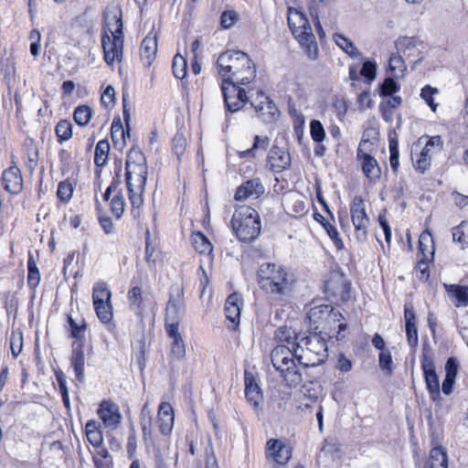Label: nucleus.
Masks as SVG:
<instances>
[{
	"label": "nucleus",
	"mask_w": 468,
	"mask_h": 468,
	"mask_svg": "<svg viewBox=\"0 0 468 468\" xmlns=\"http://www.w3.org/2000/svg\"><path fill=\"white\" fill-rule=\"evenodd\" d=\"M327 357L326 342L317 334L303 336L294 351L289 346L278 345L271 355L273 367L289 387H297L302 382L300 366L316 367L325 362Z\"/></svg>",
	"instance_id": "f257e3e1"
},
{
	"label": "nucleus",
	"mask_w": 468,
	"mask_h": 468,
	"mask_svg": "<svg viewBox=\"0 0 468 468\" xmlns=\"http://www.w3.org/2000/svg\"><path fill=\"white\" fill-rule=\"evenodd\" d=\"M125 165V180L133 207L131 213L134 218H138L144 204L143 193L148 174L146 158L138 148H132L127 154Z\"/></svg>",
	"instance_id": "f03ea898"
},
{
	"label": "nucleus",
	"mask_w": 468,
	"mask_h": 468,
	"mask_svg": "<svg viewBox=\"0 0 468 468\" xmlns=\"http://www.w3.org/2000/svg\"><path fill=\"white\" fill-rule=\"evenodd\" d=\"M216 65L222 82L246 85L256 78L255 64L248 54L240 50L222 52L218 56Z\"/></svg>",
	"instance_id": "7ed1b4c3"
},
{
	"label": "nucleus",
	"mask_w": 468,
	"mask_h": 468,
	"mask_svg": "<svg viewBox=\"0 0 468 468\" xmlns=\"http://www.w3.org/2000/svg\"><path fill=\"white\" fill-rule=\"evenodd\" d=\"M260 288L267 293L284 295L292 291L293 280L280 264L262 263L257 272Z\"/></svg>",
	"instance_id": "20e7f679"
},
{
	"label": "nucleus",
	"mask_w": 468,
	"mask_h": 468,
	"mask_svg": "<svg viewBox=\"0 0 468 468\" xmlns=\"http://www.w3.org/2000/svg\"><path fill=\"white\" fill-rule=\"evenodd\" d=\"M287 21L292 35L304 48L306 56L310 59H316L319 52L318 46L306 16L296 8L289 7Z\"/></svg>",
	"instance_id": "39448f33"
},
{
	"label": "nucleus",
	"mask_w": 468,
	"mask_h": 468,
	"mask_svg": "<svg viewBox=\"0 0 468 468\" xmlns=\"http://www.w3.org/2000/svg\"><path fill=\"white\" fill-rule=\"evenodd\" d=\"M232 229L242 242L253 241L261 232L258 212L247 206L237 207L231 218Z\"/></svg>",
	"instance_id": "423d86ee"
},
{
	"label": "nucleus",
	"mask_w": 468,
	"mask_h": 468,
	"mask_svg": "<svg viewBox=\"0 0 468 468\" xmlns=\"http://www.w3.org/2000/svg\"><path fill=\"white\" fill-rule=\"evenodd\" d=\"M441 149V136L430 137L419 153H412V163L416 171L425 173L431 166L432 156Z\"/></svg>",
	"instance_id": "0eeeda50"
},
{
	"label": "nucleus",
	"mask_w": 468,
	"mask_h": 468,
	"mask_svg": "<svg viewBox=\"0 0 468 468\" xmlns=\"http://www.w3.org/2000/svg\"><path fill=\"white\" fill-rule=\"evenodd\" d=\"M235 82H222L221 91L228 112H236L242 109L248 101L247 92Z\"/></svg>",
	"instance_id": "6e6552de"
},
{
	"label": "nucleus",
	"mask_w": 468,
	"mask_h": 468,
	"mask_svg": "<svg viewBox=\"0 0 468 468\" xmlns=\"http://www.w3.org/2000/svg\"><path fill=\"white\" fill-rule=\"evenodd\" d=\"M350 213L357 240L365 241L367 236L369 218L366 213L364 200L360 197H356L353 199Z\"/></svg>",
	"instance_id": "1a4fd4ad"
},
{
	"label": "nucleus",
	"mask_w": 468,
	"mask_h": 468,
	"mask_svg": "<svg viewBox=\"0 0 468 468\" xmlns=\"http://www.w3.org/2000/svg\"><path fill=\"white\" fill-rule=\"evenodd\" d=\"M250 104L257 117L265 123L274 122L279 115V111L273 101L263 92H259L257 98Z\"/></svg>",
	"instance_id": "9d476101"
},
{
	"label": "nucleus",
	"mask_w": 468,
	"mask_h": 468,
	"mask_svg": "<svg viewBox=\"0 0 468 468\" xmlns=\"http://www.w3.org/2000/svg\"><path fill=\"white\" fill-rule=\"evenodd\" d=\"M421 368L423 370L426 386L431 399L435 400L440 397V384L435 372L432 357L429 353L425 352L422 355Z\"/></svg>",
	"instance_id": "9b49d317"
},
{
	"label": "nucleus",
	"mask_w": 468,
	"mask_h": 468,
	"mask_svg": "<svg viewBox=\"0 0 468 468\" xmlns=\"http://www.w3.org/2000/svg\"><path fill=\"white\" fill-rule=\"evenodd\" d=\"M101 45L104 52V60L112 65L115 60L121 61L123 52V37L103 35Z\"/></svg>",
	"instance_id": "f8f14e48"
},
{
	"label": "nucleus",
	"mask_w": 468,
	"mask_h": 468,
	"mask_svg": "<svg viewBox=\"0 0 468 468\" xmlns=\"http://www.w3.org/2000/svg\"><path fill=\"white\" fill-rule=\"evenodd\" d=\"M291 156L284 147L273 145L268 154V165L274 173H281L291 165Z\"/></svg>",
	"instance_id": "ddd939ff"
},
{
	"label": "nucleus",
	"mask_w": 468,
	"mask_h": 468,
	"mask_svg": "<svg viewBox=\"0 0 468 468\" xmlns=\"http://www.w3.org/2000/svg\"><path fill=\"white\" fill-rule=\"evenodd\" d=\"M156 422L158 430L164 436L171 434L175 423L174 409L169 402H161L158 410Z\"/></svg>",
	"instance_id": "4468645a"
},
{
	"label": "nucleus",
	"mask_w": 468,
	"mask_h": 468,
	"mask_svg": "<svg viewBox=\"0 0 468 468\" xmlns=\"http://www.w3.org/2000/svg\"><path fill=\"white\" fill-rule=\"evenodd\" d=\"M267 455L280 466L285 465L292 458L291 447L280 440L271 439L267 441Z\"/></svg>",
	"instance_id": "2eb2a0df"
},
{
	"label": "nucleus",
	"mask_w": 468,
	"mask_h": 468,
	"mask_svg": "<svg viewBox=\"0 0 468 468\" xmlns=\"http://www.w3.org/2000/svg\"><path fill=\"white\" fill-rule=\"evenodd\" d=\"M310 323L314 324L315 329H318L323 322L327 321H339L343 318L342 314L338 312H335L334 308L330 305H320L314 307L308 314Z\"/></svg>",
	"instance_id": "dca6fc26"
},
{
	"label": "nucleus",
	"mask_w": 468,
	"mask_h": 468,
	"mask_svg": "<svg viewBox=\"0 0 468 468\" xmlns=\"http://www.w3.org/2000/svg\"><path fill=\"white\" fill-rule=\"evenodd\" d=\"M265 191V188L260 178H252L241 184L235 193V199L243 201L248 198H258Z\"/></svg>",
	"instance_id": "f3484780"
},
{
	"label": "nucleus",
	"mask_w": 468,
	"mask_h": 468,
	"mask_svg": "<svg viewBox=\"0 0 468 468\" xmlns=\"http://www.w3.org/2000/svg\"><path fill=\"white\" fill-rule=\"evenodd\" d=\"M98 414L104 425L112 429H115L122 419L118 405L112 401H102L100 405Z\"/></svg>",
	"instance_id": "a211bd4d"
},
{
	"label": "nucleus",
	"mask_w": 468,
	"mask_h": 468,
	"mask_svg": "<svg viewBox=\"0 0 468 468\" xmlns=\"http://www.w3.org/2000/svg\"><path fill=\"white\" fill-rule=\"evenodd\" d=\"M166 333L171 342V356L173 359L181 360L186 356V346L176 324H167Z\"/></svg>",
	"instance_id": "6ab92c4d"
},
{
	"label": "nucleus",
	"mask_w": 468,
	"mask_h": 468,
	"mask_svg": "<svg viewBox=\"0 0 468 468\" xmlns=\"http://www.w3.org/2000/svg\"><path fill=\"white\" fill-rule=\"evenodd\" d=\"M3 186L10 194H18L23 189V178L17 166H10L2 175Z\"/></svg>",
	"instance_id": "aec40b11"
},
{
	"label": "nucleus",
	"mask_w": 468,
	"mask_h": 468,
	"mask_svg": "<svg viewBox=\"0 0 468 468\" xmlns=\"http://www.w3.org/2000/svg\"><path fill=\"white\" fill-rule=\"evenodd\" d=\"M404 317L408 344L410 347L415 348L419 343V336L418 329L416 326L415 312L411 304H405Z\"/></svg>",
	"instance_id": "412c9836"
},
{
	"label": "nucleus",
	"mask_w": 468,
	"mask_h": 468,
	"mask_svg": "<svg viewBox=\"0 0 468 468\" xmlns=\"http://www.w3.org/2000/svg\"><path fill=\"white\" fill-rule=\"evenodd\" d=\"M122 9L115 5L109 7L105 13V23L109 32L113 36L123 37L122 33Z\"/></svg>",
	"instance_id": "4be33fe9"
},
{
	"label": "nucleus",
	"mask_w": 468,
	"mask_h": 468,
	"mask_svg": "<svg viewBox=\"0 0 468 468\" xmlns=\"http://www.w3.org/2000/svg\"><path fill=\"white\" fill-rule=\"evenodd\" d=\"M241 296L237 293H231L226 300L225 315L234 327L239 323Z\"/></svg>",
	"instance_id": "5701e85b"
},
{
	"label": "nucleus",
	"mask_w": 468,
	"mask_h": 468,
	"mask_svg": "<svg viewBox=\"0 0 468 468\" xmlns=\"http://www.w3.org/2000/svg\"><path fill=\"white\" fill-rule=\"evenodd\" d=\"M245 396L254 408H258L262 401V394L252 375L245 373Z\"/></svg>",
	"instance_id": "b1692460"
},
{
	"label": "nucleus",
	"mask_w": 468,
	"mask_h": 468,
	"mask_svg": "<svg viewBox=\"0 0 468 468\" xmlns=\"http://www.w3.org/2000/svg\"><path fill=\"white\" fill-rule=\"evenodd\" d=\"M72 356L70 359V365L73 367L76 378L79 381H83L84 379V364H85V355L83 351L82 344L80 343H73L72 344Z\"/></svg>",
	"instance_id": "393cba45"
},
{
	"label": "nucleus",
	"mask_w": 468,
	"mask_h": 468,
	"mask_svg": "<svg viewBox=\"0 0 468 468\" xmlns=\"http://www.w3.org/2000/svg\"><path fill=\"white\" fill-rule=\"evenodd\" d=\"M302 337L300 334L287 326L279 327L275 332V339L279 345L289 346L292 351H294Z\"/></svg>",
	"instance_id": "a878e982"
},
{
	"label": "nucleus",
	"mask_w": 468,
	"mask_h": 468,
	"mask_svg": "<svg viewBox=\"0 0 468 468\" xmlns=\"http://www.w3.org/2000/svg\"><path fill=\"white\" fill-rule=\"evenodd\" d=\"M24 162L29 170L33 172L38 165V147L37 143L32 139H27L23 144Z\"/></svg>",
	"instance_id": "bb28decb"
},
{
	"label": "nucleus",
	"mask_w": 468,
	"mask_h": 468,
	"mask_svg": "<svg viewBox=\"0 0 468 468\" xmlns=\"http://www.w3.org/2000/svg\"><path fill=\"white\" fill-rule=\"evenodd\" d=\"M182 312H183L182 293H178L176 297L170 296L169 301L166 305L165 325L167 324H178V321H179Z\"/></svg>",
	"instance_id": "cd10ccee"
},
{
	"label": "nucleus",
	"mask_w": 468,
	"mask_h": 468,
	"mask_svg": "<svg viewBox=\"0 0 468 468\" xmlns=\"http://www.w3.org/2000/svg\"><path fill=\"white\" fill-rule=\"evenodd\" d=\"M451 301L456 306L468 305V288L458 284H444Z\"/></svg>",
	"instance_id": "c85d7f7f"
},
{
	"label": "nucleus",
	"mask_w": 468,
	"mask_h": 468,
	"mask_svg": "<svg viewBox=\"0 0 468 468\" xmlns=\"http://www.w3.org/2000/svg\"><path fill=\"white\" fill-rule=\"evenodd\" d=\"M361 162L362 171L370 181H378L381 176V170L378 161L372 155L357 158Z\"/></svg>",
	"instance_id": "c756f323"
},
{
	"label": "nucleus",
	"mask_w": 468,
	"mask_h": 468,
	"mask_svg": "<svg viewBox=\"0 0 468 468\" xmlns=\"http://www.w3.org/2000/svg\"><path fill=\"white\" fill-rule=\"evenodd\" d=\"M157 40L155 37H145L141 44V58L144 64L150 66L155 58Z\"/></svg>",
	"instance_id": "7c9ffc66"
},
{
	"label": "nucleus",
	"mask_w": 468,
	"mask_h": 468,
	"mask_svg": "<svg viewBox=\"0 0 468 468\" xmlns=\"http://www.w3.org/2000/svg\"><path fill=\"white\" fill-rule=\"evenodd\" d=\"M335 44L344 50L351 58L362 59V53L357 49L355 44L346 37L340 34L334 36Z\"/></svg>",
	"instance_id": "2f4dec72"
},
{
	"label": "nucleus",
	"mask_w": 468,
	"mask_h": 468,
	"mask_svg": "<svg viewBox=\"0 0 468 468\" xmlns=\"http://www.w3.org/2000/svg\"><path fill=\"white\" fill-rule=\"evenodd\" d=\"M192 243L195 250L200 254H207L208 261L213 251V246L208 239L201 232H195L192 235Z\"/></svg>",
	"instance_id": "473e14b6"
},
{
	"label": "nucleus",
	"mask_w": 468,
	"mask_h": 468,
	"mask_svg": "<svg viewBox=\"0 0 468 468\" xmlns=\"http://www.w3.org/2000/svg\"><path fill=\"white\" fill-rule=\"evenodd\" d=\"M99 427L100 425L95 420L88 421L85 426L87 440L94 447H100L103 441Z\"/></svg>",
	"instance_id": "72a5a7b5"
},
{
	"label": "nucleus",
	"mask_w": 468,
	"mask_h": 468,
	"mask_svg": "<svg viewBox=\"0 0 468 468\" xmlns=\"http://www.w3.org/2000/svg\"><path fill=\"white\" fill-rule=\"evenodd\" d=\"M447 456L443 450L439 447L431 449L429 462L425 468H447Z\"/></svg>",
	"instance_id": "f704fd0d"
},
{
	"label": "nucleus",
	"mask_w": 468,
	"mask_h": 468,
	"mask_svg": "<svg viewBox=\"0 0 468 468\" xmlns=\"http://www.w3.org/2000/svg\"><path fill=\"white\" fill-rule=\"evenodd\" d=\"M269 145V139L267 137H261L260 135H256L254 137L253 144L250 148L239 151L238 154L241 158H251L256 156L257 150H266Z\"/></svg>",
	"instance_id": "c9c22d12"
},
{
	"label": "nucleus",
	"mask_w": 468,
	"mask_h": 468,
	"mask_svg": "<svg viewBox=\"0 0 468 468\" xmlns=\"http://www.w3.org/2000/svg\"><path fill=\"white\" fill-rule=\"evenodd\" d=\"M99 320L107 324L112 319V305L111 301L92 303Z\"/></svg>",
	"instance_id": "e433bc0d"
},
{
	"label": "nucleus",
	"mask_w": 468,
	"mask_h": 468,
	"mask_svg": "<svg viewBox=\"0 0 468 468\" xmlns=\"http://www.w3.org/2000/svg\"><path fill=\"white\" fill-rule=\"evenodd\" d=\"M112 298V292L105 282H96L92 289V303L109 302Z\"/></svg>",
	"instance_id": "4c0bfd02"
},
{
	"label": "nucleus",
	"mask_w": 468,
	"mask_h": 468,
	"mask_svg": "<svg viewBox=\"0 0 468 468\" xmlns=\"http://www.w3.org/2000/svg\"><path fill=\"white\" fill-rule=\"evenodd\" d=\"M110 151L109 142L101 140L95 147L94 163L97 166H103L108 160V154Z\"/></svg>",
	"instance_id": "58836bf2"
},
{
	"label": "nucleus",
	"mask_w": 468,
	"mask_h": 468,
	"mask_svg": "<svg viewBox=\"0 0 468 468\" xmlns=\"http://www.w3.org/2000/svg\"><path fill=\"white\" fill-rule=\"evenodd\" d=\"M420 41L415 37H399L396 42L395 47L399 53L406 54L408 51L415 48Z\"/></svg>",
	"instance_id": "ea45409f"
},
{
	"label": "nucleus",
	"mask_w": 468,
	"mask_h": 468,
	"mask_svg": "<svg viewBox=\"0 0 468 468\" xmlns=\"http://www.w3.org/2000/svg\"><path fill=\"white\" fill-rule=\"evenodd\" d=\"M388 69L394 78L403 77L406 66L402 57L399 55H392L388 61Z\"/></svg>",
	"instance_id": "a19ab883"
},
{
	"label": "nucleus",
	"mask_w": 468,
	"mask_h": 468,
	"mask_svg": "<svg viewBox=\"0 0 468 468\" xmlns=\"http://www.w3.org/2000/svg\"><path fill=\"white\" fill-rule=\"evenodd\" d=\"M73 118L80 126L88 124L91 118L90 108L87 105L78 106L74 111Z\"/></svg>",
	"instance_id": "79ce46f5"
},
{
	"label": "nucleus",
	"mask_w": 468,
	"mask_h": 468,
	"mask_svg": "<svg viewBox=\"0 0 468 468\" xmlns=\"http://www.w3.org/2000/svg\"><path fill=\"white\" fill-rule=\"evenodd\" d=\"M59 142L68 141L72 137V125L67 120L59 121L55 128Z\"/></svg>",
	"instance_id": "37998d69"
},
{
	"label": "nucleus",
	"mask_w": 468,
	"mask_h": 468,
	"mask_svg": "<svg viewBox=\"0 0 468 468\" xmlns=\"http://www.w3.org/2000/svg\"><path fill=\"white\" fill-rule=\"evenodd\" d=\"M128 300L131 310L134 311L135 313L139 312L143 303L141 287H133L128 292Z\"/></svg>",
	"instance_id": "c03bdc74"
},
{
	"label": "nucleus",
	"mask_w": 468,
	"mask_h": 468,
	"mask_svg": "<svg viewBox=\"0 0 468 468\" xmlns=\"http://www.w3.org/2000/svg\"><path fill=\"white\" fill-rule=\"evenodd\" d=\"M388 149H389V153H390L389 165H390L392 171L396 173L399 166V143L396 138L389 139Z\"/></svg>",
	"instance_id": "a18cd8bd"
},
{
	"label": "nucleus",
	"mask_w": 468,
	"mask_h": 468,
	"mask_svg": "<svg viewBox=\"0 0 468 468\" xmlns=\"http://www.w3.org/2000/svg\"><path fill=\"white\" fill-rule=\"evenodd\" d=\"M125 200L121 192L117 193L111 200V211L116 219H120L123 214Z\"/></svg>",
	"instance_id": "49530a36"
},
{
	"label": "nucleus",
	"mask_w": 468,
	"mask_h": 468,
	"mask_svg": "<svg viewBox=\"0 0 468 468\" xmlns=\"http://www.w3.org/2000/svg\"><path fill=\"white\" fill-rule=\"evenodd\" d=\"M68 323L70 327V335L76 339L84 338L86 332V323L84 320H80L77 323L71 316H68Z\"/></svg>",
	"instance_id": "de8ad7c7"
},
{
	"label": "nucleus",
	"mask_w": 468,
	"mask_h": 468,
	"mask_svg": "<svg viewBox=\"0 0 468 468\" xmlns=\"http://www.w3.org/2000/svg\"><path fill=\"white\" fill-rule=\"evenodd\" d=\"M140 426L144 442L153 443V417H140Z\"/></svg>",
	"instance_id": "09e8293b"
},
{
	"label": "nucleus",
	"mask_w": 468,
	"mask_h": 468,
	"mask_svg": "<svg viewBox=\"0 0 468 468\" xmlns=\"http://www.w3.org/2000/svg\"><path fill=\"white\" fill-rule=\"evenodd\" d=\"M173 73L178 80H183L186 75V61L185 58L179 54L174 57Z\"/></svg>",
	"instance_id": "8fccbe9b"
},
{
	"label": "nucleus",
	"mask_w": 468,
	"mask_h": 468,
	"mask_svg": "<svg viewBox=\"0 0 468 468\" xmlns=\"http://www.w3.org/2000/svg\"><path fill=\"white\" fill-rule=\"evenodd\" d=\"M465 222L463 221L459 226L452 229V239L460 244L462 249L468 247V233L464 232Z\"/></svg>",
	"instance_id": "3c124183"
},
{
	"label": "nucleus",
	"mask_w": 468,
	"mask_h": 468,
	"mask_svg": "<svg viewBox=\"0 0 468 468\" xmlns=\"http://www.w3.org/2000/svg\"><path fill=\"white\" fill-rule=\"evenodd\" d=\"M310 134L315 143H322L325 138V131L322 122L318 120H313L310 122Z\"/></svg>",
	"instance_id": "603ef678"
},
{
	"label": "nucleus",
	"mask_w": 468,
	"mask_h": 468,
	"mask_svg": "<svg viewBox=\"0 0 468 468\" xmlns=\"http://www.w3.org/2000/svg\"><path fill=\"white\" fill-rule=\"evenodd\" d=\"M73 193V185L69 181H64L59 183L57 196L60 201L64 203H68L72 197Z\"/></svg>",
	"instance_id": "864d4df0"
},
{
	"label": "nucleus",
	"mask_w": 468,
	"mask_h": 468,
	"mask_svg": "<svg viewBox=\"0 0 468 468\" xmlns=\"http://www.w3.org/2000/svg\"><path fill=\"white\" fill-rule=\"evenodd\" d=\"M379 367L387 374L390 375L393 371L392 356L389 350H383L380 352L378 356Z\"/></svg>",
	"instance_id": "5fc2aeb1"
},
{
	"label": "nucleus",
	"mask_w": 468,
	"mask_h": 468,
	"mask_svg": "<svg viewBox=\"0 0 468 468\" xmlns=\"http://www.w3.org/2000/svg\"><path fill=\"white\" fill-rule=\"evenodd\" d=\"M399 90V85L394 80L393 78H387L380 87L381 96H391Z\"/></svg>",
	"instance_id": "6e6d98bb"
},
{
	"label": "nucleus",
	"mask_w": 468,
	"mask_h": 468,
	"mask_svg": "<svg viewBox=\"0 0 468 468\" xmlns=\"http://www.w3.org/2000/svg\"><path fill=\"white\" fill-rule=\"evenodd\" d=\"M436 93H438L437 89H434L429 85L422 88L420 92V97L426 101V103L433 112H435L437 108V104L434 103L433 101V95Z\"/></svg>",
	"instance_id": "4d7b16f0"
},
{
	"label": "nucleus",
	"mask_w": 468,
	"mask_h": 468,
	"mask_svg": "<svg viewBox=\"0 0 468 468\" xmlns=\"http://www.w3.org/2000/svg\"><path fill=\"white\" fill-rule=\"evenodd\" d=\"M238 20V14L233 10L224 11L220 16V25L223 28H230Z\"/></svg>",
	"instance_id": "13d9d810"
},
{
	"label": "nucleus",
	"mask_w": 468,
	"mask_h": 468,
	"mask_svg": "<svg viewBox=\"0 0 468 468\" xmlns=\"http://www.w3.org/2000/svg\"><path fill=\"white\" fill-rule=\"evenodd\" d=\"M186 145V140L183 134L176 133L172 142V149L178 158L184 154Z\"/></svg>",
	"instance_id": "bf43d9fd"
},
{
	"label": "nucleus",
	"mask_w": 468,
	"mask_h": 468,
	"mask_svg": "<svg viewBox=\"0 0 468 468\" xmlns=\"http://www.w3.org/2000/svg\"><path fill=\"white\" fill-rule=\"evenodd\" d=\"M360 74L369 81L374 80L377 75V64L370 60L365 61L360 70Z\"/></svg>",
	"instance_id": "052dcab7"
},
{
	"label": "nucleus",
	"mask_w": 468,
	"mask_h": 468,
	"mask_svg": "<svg viewBox=\"0 0 468 468\" xmlns=\"http://www.w3.org/2000/svg\"><path fill=\"white\" fill-rule=\"evenodd\" d=\"M332 107L336 117L339 120H343L348 109V105L346 100L343 98H335L334 100Z\"/></svg>",
	"instance_id": "680f3d73"
},
{
	"label": "nucleus",
	"mask_w": 468,
	"mask_h": 468,
	"mask_svg": "<svg viewBox=\"0 0 468 468\" xmlns=\"http://www.w3.org/2000/svg\"><path fill=\"white\" fill-rule=\"evenodd\" d=\"M115 90L112 86H108L101 94V102L105 108L114 105Z\"/></svg>",
	"instance_id": "e2e57ef3"
},
{
	"label": "nucleus",
	"mask_w": 468,
	"mask_h": 468,
	"mask_svg": "<svg viewBox=\"0 0 468 468\" xmlns=\"http://www.w3.org/2000/svg\"><path fill=\"white\" fill-rule=\"evenodd\" d=\"M375 150L374 144L369 140L363 139L357 147L356 157H365L366 155H372Z\"/></svg>",
	"instance_id": "0e129e2a"
},
{
	"label": "nucleus",
	"mask_w": 468,
	"mask_h": 468,
	"mask_svg": "<svg viewBox=\"0 0 468 468\" xmlns=\"http://www.w3.org/2000/svg\"><path fill=\"white\" fill-rule=\"evenodd\" d=\"M459 363L455 357H450L445 364V377H451L456 379Z\"/></svg>",
	"instance_id": "69168bd1"
},
{
	"label": "nucleus",
	"mask_w": 468,
	"mask_h": 468,
	"mask_svg": "<svg viewBox=\"0 0 468 468\" xmlns=\"http://www.w3.org/2000/svg\"><path fill=\"white\" fill-rule=\"evenodd\" d=\"M292 211L295 217L303 216L306 212L305 202L300 197L292 199Z\"/></svg>",
	"instance_id": "338daca9"
},
{
	"label": "nucleus",
	"mask_w": 468,
	"mask_h": 468,
	"mask_svg": "<svg viewBox=\"0 0 468 468\" xmlns=\"http://www.w3.org/2000/svg\"><path fill=\"white\" fill-rule=\"evenodd\" d=\"M456 324L459 333L463 337H465L468 330V312H464L463 314L459 315Z\"/></svg>",
	"instance_id": "774afa93"
}]
</instances>
